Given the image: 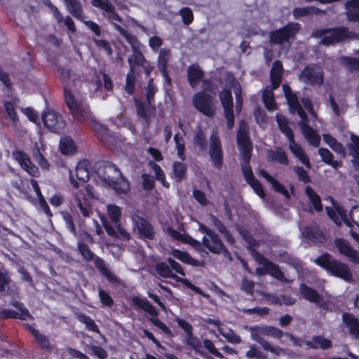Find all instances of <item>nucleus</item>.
Instances as JSON below:
<instances>
[{"label": "nucleus", "mask_w": 359, "mask_h": 359, "mask_svg": "<svg viewBox=\"0 0 359 359\" xmlns=\"http://www.w3.org/2000/svg\"><path fill=\"white\" fill-rule=\"evenodd\" d=\"M97 174L107 186L113 188L118 194H126L130 190L128 181L114 165L104 162L97 168Z\"/></svg>", "instance_id": "obj_1"}, {"label": "nucleus", "mask_w": 359, "mask_h": 359, "mask_svg": "<svg viewBox=\"0 0 359 359\" xmlns=\"http://www.w3.org/2000/svg\"><path fill=\"white\" fill-rule=\"evenodd\" d=\"M312 36L322 38L320 44L329 46L339 43L346 39H355L356 34L350 32L346 27H340L331 29H315L312 32Z\"/></svg>", "instance_id": "obj_2"}, {"label": "nucleus", "mask_w": 359, "mask_h": 359, "mask_svg": "<svg viewBox=\"0 0 359 359\" xmlns=\"http://www.w3.org/2000/svg\"><path fill=\"white\" fill-rule=\"evenodd\" d=\"M315 262L326 269L332 275L341 278L346 281L352 279L349 268L344 263L325 253L315 259Z\"/></svg>", "instance_id": "obj_3"}, {"label": "nucleus", "mask_w": 359, "mask_h": 359, "mask_svg": "<svg viewBox=\"0 0 359 359\" xmlns=\"http://www.w3.org/2000/svg\"><path fill=\"white\" fill-rule=\"evenodd\" d=\"M114 26L115 29L125 37L131 46L133 53L129 56L128 62L130 65V76H132L131 75H133V72H135L137 66H144V64L147 63V62L142 52L140 50V43L138 41L137 38L134 35L128 33L120 25H114Z\"/></svg>", "instance_id": "obj_4"}, {"label": "nucleus", "mask_w": 359, "mask_h": 359, "mask_svg": "<svg viewBox=\"0 0 359 359\" xmlns=\"http://www.w3.org/2000/svg\"><path fill=\"white\" fill-rule=\"evenodd\" d=\"M237 143L238 149L241 152L243 163L242 164V170L245 178L248 183L255 180L256 178L254 177L252 171L249 165L251 158V151L252 146L245 131L241 130L237 137Z\"/></svg>", "instance_id": "obj_5"}, {"label": "nucleus", "mask_w": 359, "mask_h": 359, "mask_svg": "<svg viewBox=\"0 0 359 359\" xmlns=\"http://www.w3.org/2000/svg\"><path fill=\"white\" fill-rule=\"evenodd\" d=\"M325 210L337 225L340 226L343 222L348 227H351L352 223H354L359 228V206L352 208L348 214L349 217L346 211L341 206H336L334 208L326 207Z\"/></svg>", "instance_id": "obj_6"}, {"label": "nucleus", "mask_w": 359, "mask_h": 359, "mask_svg": "<svg viewBox=\"0 0 359 359\" xmlns=\"http://www.w3.org/2000/svg\"><path fill=\"white\" fill-rule=\"evenodd\" d=\"M107 213L111 220L115 224L114 227L108 223L104 224L107 234L116 238L129 240L130 238V233L118 223L121 214L120 208L114 205H109Z\"/></svg>", "instance_id": "obj_7"}, {"label": "nucleus", "mask_w": 359, "mask_h": 359, "mask_svg": "<svg viewBox=\"0 0 359 359\" xmlns=\"http://www.w3.org/2000/svg\"><path fill=\"white\" fill-rule=\"evenodd\" d=\"M300 28L301 26L298 23H289L283 28L270 32V42L277 45H283L284 43L290 44L291 40H293Z\"/></svg>", "instance_id": "obj_8"}, {"label": "nucleus", "mask_w": 359, "mask_h": 359, "mask_svg": "<svg viewBox=\"0 0 359 359\" xmlns=\"http://www.w3.org/2000/svg\"><path fill=\"white\" fill-rule=\"evenodd\" d=\"M194 107L207 116L212 117L215 113L213 97L205 92L195 94L192 97Z\"/></svg>", "instance_id": "obj_9"}, {"label": "nucleus", "mask_w": 359, "mask_h": 359, "mask_svg": "<svg viewBox=\"0 0 359 359\" xmlns=\"http://www.w3.org/2000/svg\"><path fill=\"white\" fill-rule=\"evenodd\" d=\"M299 79L307 84L320 85L323 83V72L321 67L317 65L307 66L299 74Z\"/></svg>", "instance_id": "obj_10"}, {"label": "nucleus", "mask_w": 359, "mask_h": 359, "mask_svg": "<svg viewBox=\"0 0 359 359\" xmlns=\"http://www.w3.org/2000/svg\"><path fill=\"white\" fill-rule=\"evenodd\" d=\"M249 331L250 332L251 338L257 341L259 344V339L262 340H265L262 335L264 336H271L275 338H281L284 332L275 327L272 326H259L256 325L254 327H248Z\"/></svg>", "instance_id": "obj_11"}, {"label": "nucleus", "mask_w": 359, "mask_h": 359, "mask_svg": "<svg viewBox=\"0 0 359 359\" xmlns=\"http://www.w3.org/2000/svg\"><path fill=\"white\" fill-rule=\"evenodd\" d=\"M219 95L222 105L224 108L227 126L229 129H231L234 126L233 97L231 93L229 90L224 89L219 93Z\"/></svg>", "instance_id": "obj_12"}, {"label": "nucleus", "mask_w": 359, "mask_h": 359, "mask_svg": "<svg viewBox=\"0 0 359 359\" xmlns=\"http://www.w3.org/2000/svg\"><path fill=\"white\" fill-rule=\"evenodd\" d=\"M42 121L45 127L54 133H60L65 126V121L53 110L44 112Z\"/></svg>", "instance_id": "obj_13"}, {"label": "nucleus", "mask_w": 359, "mask_h": 359, "mask_svg": "<svg viewBox=\"0 0 359 359\" xmlns=\"http://www.w3.org/2000/svg\"><path fill=\"white\" fill-rule=\"evenodd\" d=\"M132 220L140 238L149 240L154 239L155 231L153 226L148 221L136 215H133Z\"/></svg>", "instance_id": "obj_14"}, {"label": "nucleus", "mask_w": 359, "mask_h": 359, "mask_svg": "<svg viewBox=\"0 0 359 359\" xmlns=\"http://www.w3.org/2000/svg\"><path fill=\"white\" fill-rule=\"evenodd\" d=\"M283 89L290 106V111L293 114L297 112L301 119L303 121H307V115L301 107L297 95L292 93L290 87L287 84H283Z\"/></svg>", "instance_id": "obj_15"}, {"label": "nucleus", "mask_w": 359, "mask_h": 359, "mask_svg": "<svg viewBox=\"0 0 359 359\" xmlns=\"http://www.w3.org/2000/svg\"><path fill=\"white\" fill-rule=\"evenodd\" d=\"M203 245L211 252L215 254L223 253L229 255L228 250L225 248L219 236L215 232L208 237L204 236L202 238Z\"/></svg>", "instance_id": "obj_16"}, {"label": "nucleus", "mask_w": 359, "mask_h": 359, "mask_svg": "<svg viewBox=\"0 0 359 359\" xmlns=\"http://www.w3.org/2000/svg\"><path fill=\"white\" fill-rule=\"evenodd\" d=\"M65 102L73 116L81 122L87 121L88 113L83 111L78 105L72 93L65 88Z\"/></svg>", "instance_id": "obj_17"}, {"label": "nucleus", "mask_w": 359, "mask_h": 359, "mask_svg": "<svg viewBox=\"0 0 359 359\" xmlns=\"http://www.w3.org/2000/svg\"><path fill=\"white\" fill-rule=\"evenodd\" d=\"M171 57V52L170 49L161 48L159 50L158 57V68L161 71L163 76L165 78L168 84L170 85L171 79L168 76L167 72V63Z\"/></svg>", "instance_id": "obj_18"}, {"label": "nucleus", "mask_w": 359, "mask_h": 359, "mask_svg": "<svg viewBox=\"0 0 359 359\" xmlns=\"http://www.w3.org/2000/svg\"><path fill=\"white\" fill-rule=\"evenodd\" d=\"M302 236L314 243H323L325 241V237L319 229L316 223L311 224L309 226H305L302 229Z\"/></svg>", "instance_id": "obj_19"}, {"label": "nucleus", "mask_w": 359, "mask_h": 359, "mask_svg": "<svg viewBox=\"0 0 359 359\" xmlns=\"http://www.w3.org/2000/svg\"><path fill=\"white\" fill-rule=\"evenodd\" d=\"M15 159L19 162L22 168L27 172L31 176L38 177L39 171L38 168L33 165L29 156L24 152L18 151L15 154Z\"/></svg>", "instance_id": "obj_20"}, {"label": "nucleus", "mask_w": 359, "mask_h": 359, "mask_svg": "<svg viewBox=\"0 0 359 359\" xmlns=\"http://www.w3.org/2000/svg\"><path fill=\"white\" fill-rule=\"evenodd\" d=\"M334 243L339 252L348 257L351 262L356 263L359 261V253L353 250L346 240L337 238Z\"/></svg>", "instance_id": "obj_21"}, {"label": "nucleus", "mask_w": 359, "mask_h": 359, "mask_svg": "<svg viewBox=\"0 0 359 359\" xmlns=\"http://www.w3.org/2000/svg\"><path fill=\"white\" fill-rule=\"evenodd\" d=\"M204 76V72L198 65H191L187 69V77L189 85L195 88L202 81Z\"/></svg>", "instance_id": "obj_22"}, {"label": "nucleus", "mask_w": 359, "mask_h": 359, "mask_svg": "<svg viewBox=\"0 0 359 359\" xmlns=\"http://www.w3.org/2000/svg\"><path fill=\"white\" fill-rule=\"evenodd\" d=\"M67 11L75 18L83 21L86 18L79 0H64Z\"/></svg>", "instance_id": "obj_23"}, {"label": "nucleus", "mask_w": 359, "mask_h": 359, "mask_svg": "<svg viewBox=\"0 0 359 359\" xmlns=\"http://www.w3.org/2000/svg\"><path fill=\"white\" fill-rule=\"evenodd\" d=\"M348 154L352 156L353 166L359 168V137L351 135V142L346 144Z\"/></svg>", "instance_id": "obj_24"}, {"label": "nucleus", "mask_w": 359, "mask_h": 359, "mask_svg": "<svg viewBox=\"0 0 359 359\" xmlns=\"http://www.w3.org/2000/svg\"><path fill=\"white\" fill-rule=\"evenodd\" d=\"M306 121L301 119L299 122L300 129L308 142L313 146L318 147L320 141V137L316 133L313 128L306 123Z\"/></svg>", "instance_id": "obj_25"}, {"label": "nucleus", "mask_w": 359, "mask_h": 359, "mask_svg": "<svg viewBox=\"0 0 359 359\" xmlns=\"http://www.w3.org/2000/svg\"><path fill=\"white\" fill-rule=\"evenodd\" d=\"M263 264L267 270L268 273L275 278L283 283H291L292 281L285 278L283 272L280 270L279 266L273 262L262 258Z\"/></svg>", "instance_id": "obj_26"}, {"label": "nucleus", "mask_w": 359, "mask_h": 359, "mask_svg": "<svg viewBox=\"0 0 359 359\" xmlns=\"http://www.w3.org/2000/svg\"><path fill=\"white\" fill-rule=\"evenodd\" d=\"M343 320L346 327L348 328L349 333L354 337L355 339L359 338V319L349 313L343 314Z\"/></svg>", "instance_id": "obj_27"}, {"label": "nucleus", "mask_w": 359, "mask_h": 359, "mask_svg": "<svg viewBox=\"0 0 359 359\" xmlns=\"http://www.w3.org/2000/svg\"><path fill=\"white\" fill-rule=\"evenodd\" d=\"M344 6L347 20L351 22H359V0H348Z\"/></svg>", "instance_id": "obj_28"}, {"label": "nucleus", "mask_w": 359, "mask_h": 359, "mask_svg": "<svg viewBox=\"0 0 359 359\" xmlns=\"http://www.w3.org/2000/svg\"><path fill=\"white\" fill-rule=\"evenodd\" d=\"M299 290L302 297L310 302L319 304L323 300L322 297L317 291L305 284L300 285Z\"/></svg>", "instance_id": "obj_29"}, {"label": "nucleus", "mask_w": 359, "mask_h": 359, "mask_svg": "<svg viewBox=\"0 0 359 359\" xmlns=\"http://www.w3.org/2000/svg\"><path fill=\"white\" fill-rule=\"evenodd\" d=\"M283 72V68L281 62L278 60L274 62L270 71L271 86H273V88L279 87L282 81Z\"/></svg>", "instance_id": "obj_30"}, {"label": "nucleus", "mask_w": 359, "mask_h": 359, "mask_svg": "<svg viewBox=\"0 0 359 359\" xmlns=\"http://www.w3.org/2000/svg\"><path fill=\"white\" fill-rule=\"evenodd\" d=\"M289 147L291 151L304 163L306 168H311V163L302 147L294 142L292 138L289 140Z\"/></svg>", "instance_id": "obj_31"}, {"label": "nucleus", "mask_w": 359, "mask_h": 359, "mask_svg": "<svg viewBox=\"0 0 359 359\" xmlns=\"http://www.w3.org/2000/svg\"><path fill=\"white\" fill-rule=\"evenodd\" d=\"M131 301L133 302V305L135 307L140 308L144 311L147 312L149 314L153 316H156L158 313L154 309V307L151 305V304L146 299H142L137 296H134L132 297Z\"/></svg>", "instance_id": "obj_32"}, {"label": "nucleus", "mask_w": 359, "mask_h": 359, "mask_svg": "<svg viewBox=\"0 0 359 359\" xmlns=\"http://www.w3.org/2000/svg\"><path fill=\"white\" fill-rule=\"evenodd\" d=\"M269 161L278 162L283 165H287L288 160L285 152L281 148L269 150L267 152Z\"/></svg>", "instance_id": "obj_33"}, {"label": "nucleus", "mask_w": 359, "mask_h": 359, "mask_svg": "<svg viewBox=\"0 0 359 359\" xmlns=\"http://www.w3.org/2000/svg\"><path fill=\"white\" fill-rule=\"evenodd\" d=\"M274 89L273 86H267L262 93V100L265 107L269 111L276 109L273 93Z\"/></svg>", "instance_id": "obj_34"}, {"label": "nucleus", "mask_w": 359, "mask_h": 359, "mask_svg": "<svg viewBox=\"0 0 359 359\" xmlns=\"http://www.w3.org/2000/svg\"><path fill=\"white\" fill-rule=\"evenodd\" d=\"M89 162L86 160L81 161L76 168V175L77 179L82 183L89 180Z\"/></svg>", "instance_id": "obj_35"}, {"label": "nucleus", "mask_w": 359, "mask_h": 359, "mask_svg": "<svg viewBox=\"0 0 359 359\" xmlns=\"http://www.w3.org/2000/svg\"><path fill=\"white\" fill-rule=\"evenodd\" d=\"M276 121L280 130L285 135L288 140L294 138L293 132L289 126L287 118L282 114H278L276 115Z\"/></svg>", "instance_id": "obj_36"}, {"label": "nucleus", "mask_w": 359, "mask_h": 359, "mask_svg": "<svg viewBox=\"0 0 359 359\" xmlns=\"http://www.w3.org/2000/svg\"><path fill=\"white\" fill-rule=\"evenodd\" d=\"M318 154L321 156L322 160L325 163L330 165L332 168H337L341 166V163L338 161H334L333 154L327 149H319Z\"/></svg>", "instance_id": "obj_37"}, {"label": "nucleus", "mask_w": 359, "mask_h": 359, "mask_svg": "<svg viewBox=\"0 0 359 359\" xmlns=\"http://www.w3.org/2000/svg\"><path fill=\"white\" fill-rule=\"evenodd\" d=\"M157 273L163 278H171L173 279H177V276L172 272L168 264L165 262H159L156 264L155 266Z\"/></svg>", "instance_id": "obj_38"}, {"label": "nucleus", "mask_w": 359, "mask_h": 359, "mask_svg": "<svg viewBox=\"0 0 359 359\" xmlns=\"http://www.w3.org/2000/svg\"><path fill=\"white\" fill-rule=\"evenodd\" d=\"M172 255L174 257L186 264H191L193 266H198V262L191 258V256L185 252H182L178 250H174L172 252Z\"/></svg>", "instance_id": "obj_39"}, {"label": "nucleus", "mask_w": 359, "mask_h": 359, "mask_svg": "<svg viewBox=\"0 0 359 359\" xmlns=\"http://www.w3.org/2000/svg\"><path fill=\"white\" fill-rule=\"evenodd\" d=\"M173 175L175 180L179 182L186 176L187 166L184 163L180 162H175L172 165Z\"/></svg>", "instance_id": "obj_40"}, {"label": "nucleus", "mask_w": 359, "mask_h": 359, "mask_svg": "<svg viewBox=\"0 0 359 359\" xmlns=\"http://www.w3.org/2000/svg\"><path fill=\"white\" fill-rule=\"evenodd\" d=\"M323 140L334 151L342 154L343 156H345L343 145L338 142L334 137L330 135L325 134L323 135Z\"/></svg>", "instance_id": "obj_41"}, {"label": "nucleus", "mask_w": 359, "mask_h": 359, "mask_svg": "<svg viewBox=\"0 0 359 359\" xmlns=\"http://www.w3.org/2000/svg\"><path fill=\"white\" fill-rule=\"evenodd\" d=\"M193 143L195 147H198L201 151H205L207 149V139L204 133L199 130L196 133L193 137Z\"/></svg>", "instance_id": "obj_42"}, {"label": "nucleus", "mask_w": 359, "mask_h": 359, "mask_svg": "<svg viewBox=\"0 0 359 359\" xmlns=\"http://www.w3.org/2000/svg\"><path fill=\"white\" fill-rule=\"evenodd\" d=\"M60 149L63 154H72L75 151L73 140L69 137H64L61 139Z\"/></svg>", "instance_id": "obj_43"}, {"label": "nucleus", "mask_w": 359, "mask_h": 359, "mask_svg": "<svg viewBox=\"0 0 359 359\" xmlns=\"http://www.w3.org/2000/svg\"><path fill=\"white\" fill-rule=\"evenodd\" d=\"M245 356L249 359H267L266 355L255 344H252L249 350L245 353Z\"/></svg>", "instance_id": "obj_44"}, {"label": "nucleus", "mask_w": 359, "mask_h": 359, "mask_svg": "<svg viewBox=\"0 0 359 359\" xmlns=\"http://www.w3.org/2000/svg\"><path fill=\"white\" fill-rule=\"evenodd\" d=\"M306 194L312 203L314 208L317 211H321L323 210V205L320 202V197L316 194V192L310 187H307L306 189Z\"/></svg>", "instance_id": "obj_45"}, {"label": "nucleus", "mask_w": 359, "mask_h": 359, "mask_svg": "<svg viewBox=\"0 0 359 359\" xmlns=\"http://www.w3.org/2000/svg\"><path fill=\"white\" fill-rule=\"evenodd\" d=\"M93 6L102 9L107 14L115 11L114 6L109 0H92Z\"/></svg>", "instance_id": "obj_46"}, {"label": "nucleus", "mask_w": 359, "mask_h": 359, "mask_svg": "<svg viewBox=\"0 0 359 359\" xmlns=\"http://www.w3.org/2000/svg\"><path fill=\"white\" fill-rule=\"evenodd\" d=\"M77 318L81 323H84L86 325V327L89 330H91V331H93L95 332H99V329H98L97 325L95 324L94 320L93 319H91L90 317H88L84 314L80 313V314L77 315Z\"/></svg>", "instance_id": "obj_47"}, {"label": "nucleus", "mask_w": 359, "mask_h": 359, "mask_svg": "<svg viewBox=\"0 0 359 359\" xmlns=\"http://www.w3.org/2000/svg\"><path fill=\"white\" fill-rule=\"evenodd\" d=\"M210 160L212 162L214 166L217 168L220 169L222 166L223 163V152L222 149L219 151H209Z\"/></svg>", "instance_id": "obj_48"}, {"label": "nucleus", "mask_w": 359, "mask_h": 359, "mask_svg": "<svg viewBox=\"0 0 359 359\" xmlns=\"http://www.w3.org/2000/svg\"><path fill=\"white\" fill-rule=\"evenodd\" d=\"M341 61L348 69L359 72V59L343 57L341 58Z\"/></svg>", "instance_id": "obj_49"}, {"label": "nucleus", "mask_w": 359, "mask_h": 359, "mask_svg": "<svg viewBox=\"0 0 359 359\" xmlns=\"http://www.w3.org/2000/svg\"><path fill=\"white\" fill-rule=\"evenodd\" d=\"M29 330L36 338V340L42 348H48L50 343L47 337L39 333L36 329L29 327Z\"/></svg>", "instance_id": "obj_50"}, {"label": "nucleus", "mask_w": 359, "mask_h": 359, "mask_svg": "<svg viewBox=\"0 0 359 359\" xmlns=\"http://www.w3.org/2000/svg\"><path fill=\"white\" fill-rule=\"evenodd\" d=\"M219 332L230 343L239 344L241 341V337L232 330L224 331L219 328Z\"/></svg>", "instance_id": "obj_51"}, {"label": "nucleus", "mask_w": 359, "mask_h": 359, "mask_svg": "<svg viewBox=\"0 0 359 359\" xmlns=\"http://www.w3.org/2000/svg\"><path fill=\"white\" fill-rule=\"evenodd\" d=\"M259 344L262 346V347L267 351L271 352V353L278 356L280 355V353H284L285 351L284 349L278 347H273L270 344L269 342H268L266 340H262L259 339Z\"/></svg>", "instance_id": "obj_52"}, {"label": "nucleus", "mask_w": 359, "mask_h": 359, "mask_svg": "<svg viewBox=\"0 0 359 359\" xmlns=\"http://www.w3.org/2000/svg\"><path fill=\"white\" fill-rule=\"evenodd\" d=\"M60 18H61L59 20L57 18H55L57 22L59 24L63 23L71 33H75L76 31V28L72 18L69 15H67L64 18L61 13Z\"/></svg>", "instance_id": "obj_53"}, {"label": "nucleus", "mask_w": 359, "mask_h": 359, "mask_svg": "<svg viewBox=\"0 0 359 359\" xmlns=\"http://www.w3.org/2000/svg\"><path fill=\"white\" fill-rule=\"evenodd\" d=\"M14 306L18 310L19 318L23 320L27 319H32V316L29 313L28 310L24 307L23 304L19 302H15L13 303Z\"/></svg>", "instance_id": "obj_54"}, {"label": "nucleus", "mask_w": 359, "mask_h": 359, "mask_svg": "<svg viewBox=\"0 0 359 359\" xmlns=\"http://www.w3.org/2000/svg\"><path fill=\"white\" fill-rule=\"evenodd\" d=\"M91 127L96 132L100 140L101 141H104L108 133L107 128L97 122H93Z\"/></svg>", "instance_id": "obj_55"}, {"label": "nucleus", "mask_w": 359, "mask_h": 359, "mask_svg": "<svg viewBox=\"0 0 359 359\" xmlns=\"http://www.w3.org/2000/svg\"><path fill=\"white\" fill-rule=\"evenodd\" d=\"M146 90V98L149 104H151L153 102L154 96L157 91L156 86L154 84L153 79H150L148 82L147 86L145 88Z\"/></svg>", "instance_id": "obj_56"}, {"label": "nucleus", "mask_w": 359, "mask_h": 359, "mask_svg": "<svg viewBox=\"0 0 359 359\" xmlns=\"http://www.w3.org/2000/svg\"><path fill=\"white\" fill-rule=\"evenodd\" d=\"M222 150L220 139L216 133H213L210 137L209 151Z\"/></svg>", "instance_id": "obj_57"}, {"label": "nucleus", "mask_w": 359, "mask_h": 359, "mask_svg": "<svg viewBox=\"0 0 359 359\" xmlns=\"http://www.w3.org/2000/svg\"><path fill=\"white\" fill-rule=\"evenodd\" d=\"M241 311L246 314L252 315L256 314L257 316H265L269 313L270 309L268 307H255L253 309H243Z\"/></svg>", "instance_id": "obj_58"}, {"label": "nucleus", "mask_w": 359, "mask_h": 359, "mask_svg": "<svg viewBox=\"0 0 359 359\" xmlns=\"http://www.w3.org/2000/svg\"><path fill=\"white\" fill-rule=\"evenodd\" d=\"M176 148L177 150L178 156L184 161L185 159L184 155V144L182 137L179 136V134H176L174 137Z\"/></svg>", "instance_id": "obj_59"}, {"label": "nucleus", "mask_w": 359, "mask_h": 359, "mask_svg": "<svg viewBox=\"0 0 359 359\" xmlns=\"http://www.w3.org/2000/svg\"><path fill=\"white\" fill-rule=\"evenodd\" d=\"M62 216L67 228H68L74 236H76V226L70 214L67 212H62Z\"/></svg>", "instance_id": "obj_60"}, {"label": "nucleus", "mask_w": 359, "mask_h": 359, "mask_svg": "<svg viewBox=\"0 0 359 359\" xmlns=\"http://www.w3.org/2000/svg\"><path fill=\"white\" fill-rule=\"evenodd\" d=\"M78 248L83 257L87 261H92L93 259L94 254L86 244L81 243L79 244Z\"/></svg>", "instance_id": "obj_61"}, {"label": "nucleus", "mask_w": 359, "mask_h": 359, "mask_svg": "<svg viewBox=\"0 0 359 359\" xmlns=\"http://www.w3.org/2000/svg\"><path fill=\"white\" fill-rule=\"evenodd\" d=\"M180 15L182 16L183 23L189 25L192 22L194 19L193 12L189 8H183L180 11Z\"/></svg>", "instance_id": "obj_62"}, {"label": "nucleus", "mask_w": 359, "mask_h": 359, "mask_svg": "<svg viewBox=\"0 0 359 359\" xmlns=\"http://www.w3.org/2000/svg\"><path fill=\"white\" fill-rule=\"evenodd\" d=\"M313 341L315 345H318V348H321L323 349H326L331 347L332 342L321 336H316L313 337Z\"/></svg>", "instance_id": "obj_63"}, {"label": "nucleus", "mask_w": 359, "mask_h": 359, "mask_svg": "<svg viewBox=\"0 0 359 359\" xmlns=\"http://www.w3.org/2000/svg\"><path fill=\"white\" fill-rule=\"evenodd\" d=\"M61 76L63 79L67 80L66 81V85L65 86V89L67 88V90L71 93V88L72 85L74 84V82L75 81L74 79H72V74L69 69H62Z\"/></svg>", "instance_id": "obj_64"}]
</instances>
